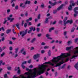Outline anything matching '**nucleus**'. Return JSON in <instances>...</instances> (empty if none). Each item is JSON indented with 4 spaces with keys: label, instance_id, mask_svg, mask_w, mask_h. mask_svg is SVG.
Returning <instances> with one entry per match:
<instances>
[{
    "label": "nucleus",
    "instance_id": "15",
    "mask_svg": "<svg viewBox=\"0 0 78 78\" xmlns=\"http://www.w3.org/2000/svg\"><path fill=\"white\" fill-rule=\"evenodd\" d=\"M78 62H77L76 63L75 66H74V67H75V69H76L77 70H78Z\"/></svg>",
    "mask_w": 78,
    "mask_h": 78
},
{
    "label": "nucleus",
    "instance_id": "27",
    "mask_svg": "<svg viewBox=\"0 0 78 78\" xmlns=\"http://www.w3.org/2000/svg\"><path fill=\"white\" fill-rule=\"evenodd\" d=\"M56 4H57V2H55L54 3H52L51 5L52 6H54L56 5Z\"/></svg>",
    "mask_w": 78,
    "mask_h": 78
},
{
    "label": "nucleus",
    "instance_id": "33",
    "mask_svg": "<svg viewBox=\"0 0 78 78\" xmlns=\"http://www.w3.org/2000/svg\"><path fill=\"white\" fill-rule=\"evenodd\" d=\"M41 8H44V4L42 3V5H41Z\"/></svg>",
    "mask_w": 78,
    "mask_h": 78
},
{
    "label": "nucleus",
    "instance_id": "9",
    "mask_svg": "<svg viewBox=\"0 0 78 78\" xmlns=\"http://www.w3.org/2000/svg\"><path fill=\"white\" fill-rule=\"evenodd\" d=\"M50 18H51V17L50 16L48 18H46L45 19V21H44V23H48V19Z\"/></svg>",
    "mask_w": 78,
    "mask_h": 78
},
{
    "label": "nucleus",
    "instance_id": "16",
    "mask_svg": "<svg viewBox=\"0 0 78 78\" xmlns=\"http://www.w3.org/2000/svg\"><path fill=\"white\" fill-rule=\"evenodd\" d=\"M46 37H47L48 38V39H51V40H52V38L49 37L50 36V35H49V34H46Z\"/></svg>",
    "mask_w": 78,
    "mask_h": 78
},
{
    "label": "nucleus",
    "instance_id": "41",
    "mask_svg": "<svg viewBox=\"0 0 78 78\" xmlns=\"http://www.w3.org/2000/svg\"><path fill=\"white\" fill-rule=\"evenodd\" d=\"M27 64V61H24L22 62V65H23V64Z\"/></svg>",
    "mask_w": 78,
    "mask_h": 78
},
{
    "label": "nucleus",
    "instance_id": "3",
    "mask_svg": "<svg viewBox=\"0 0 78 78\" xmlns=\"http://www.w3.org/2000/svg\"><path fill=\"white\" fill-rule=\"evenodd\" d=\"M71 55L69 53H67L66 55V53H62L60 55L62 59H64L65 58H67L69 56H70Z\"/></svg>",
    "mask_w": 78,
    "mask_h": 78
},
{
    "label": "nucleus",
    "instance_id": "50",
    "mask_svg": "<svg viewBox=\"0 0 78 78\" xmlns=\"http://www.w3.org/2000/svg\"><path fill=\"white\" fill-rule=\"evenodd\" d=\"M78 38H76L75 39V43L77 42V41H78Z\"/></svg>",
    "mask_w": 78,
    "mask_h": 78
},
{
    "label": "nucleus",
    "instance_id": "19",
    "mask_svg": "<svg viewBox=\"0 0 78 78\" xmlns=\"http://www.w3.org/2000/svg\"><path fill=\"white\" fill-rule=\"evenodd\" d=\"M32 20V18L30 17L27 20H26V22H27V23H28L29 22V21H31Z\"/></svg>",
    "mask_w": 78,
    "mask_h": 78
},
{
    "label": "nucleus",
    "instance_id": "57",
    "mask_svg": "<svg viewBox=\"0 0 78 78\" xmlns=\"http://www.w3.org/2000/svg\"><path fill=\"white\" fill-rule=\"evenodd\" d=\"M39 30H40V29L39 28H37V32H39Z\"/></svg>",
    "mask_w": 78,
    "mask_h": 78
},
{
    "label": "nucleus",
    "instance_id": "1",
    "mask_svg": "<svg viewBox=\"0 0 78 78\" xmlns=\"http://www.w3.org/2000/svg\"><path fill=\"white\" fill-rule=\"evenodd\" d=\"M61 59H62L61 56V55L58 56L57 57H54L53 59L52 60V61L54 63H55V64H56L55 67H58V66H60L61 64H62L64 62H60L59 63H58V62H59V61L61 60Z\"/></svg>",
    "mask_w": 78,
    "mask_h": 78
},
{
    "label": "nucleus",
    "instance_id": "35",
    "mask_svg": "<svg viewBox=\"0 0 78 78\" xmlns=\"http://www.w3.org/2000/svg\"><path fill=\"white\" fill-rule=\"evenodd\" d=\"M74 11L75 14H78V11H77L76 10H74Z\"/></svg>",
    "mask_w": 78,
    "mask_h": 78
},
{
    "label": "nucleus",
    "instance_id": "32",
    "mask_svg": "<svg viewBox=\"0 0 78 78\" xmlns=\"http://www.w3.org/2000/svg\"><path fill=\"white\" fill-rule=\"evenodd\" d=\"M44 49H47V48H49V46H45L44 47Z\"/></svg>",
    "mask_w": 78,
    "mask_h": 78
},
{
    "label": "nucleus",
    "instance_id": "49",
    "mask_svg": "<svg viewBox=\"0 0 78 78\" xmlns=\"http://www.w3.org/2000/svg\"><path fill=\"white\" fill-rule=\"evenodd\" d=\"M11 11V10L9 9H7V12L9 13Z\"/></svg>",
    "mask_w": 78,
    "mask_h": 78
},
{
    "label": "nucleus",
    "instance_id": "51",
    "mask_svg": "<svg viewBox=\"0 0 78 78\" xmlns=\"http://www.w3.org/2000/svg\"><path fill=\"white\" fill-rule=\"evenodd\" d=\"M5 53H3L1 55V57H3V56H4V55H5Z\"/></svg>",
    "mask_w": 78,
    "mask_h": 78
},
{
    "label": "nucleus",
    "instance_id": "31",
    "mask_svg": "<svg viewBox=\"0 0 78 78\" xmlns=\"http://www.w3.org/2000/svg\"><path fill=\"white\" fill-rule=\"evenodd\" d=\"M4 76L5 78H8V77L7 76V74H5Z\"/></svg>",
    "mask_w": 78,
    "mask_h": 78
},
{
    "label": "nucleus",
    "instance_id": "8",
    "mask_svg": "<svg viewBox=\"0 0 78 78\" xmlns=\"http://www.w3.org/2000/svg\"><path fill=\"white\" fill-rule=\"evenodd\" d=\"M44 64H50V65H51V66H53L55 65L54 64L51 63L50 61L45 62Z\"/></svg>",
    "mask_w": 78,
    "mask_h": 78
},
{
    "label": "nucleus",
    "instance_id": "4",
    "mask_svg": "<svg viewBox=\"0 0 78 78\" xmlns=\"http://www.w3.org/2000/svg\"><path fill=\"white\" fill-rule=\"evenodd\" d=\"M65 5L64 4H62V5L60 6L59 7H58L57 9L54 10L53 11V14H56L58 11H59L61 9H62V7H63V6H65Z\"/></svg>",
    "mask_w": 78,
    "mask_h": 78
},
{
    "label": "nucleus",
    "instance_id": "20",
    "mask_svg": "<svg viewBox=\"0 0 78 78\" xmlns=\"http://www.w3.org/2000/svg\"><path fill=\"white\" fill-rule=\"evenodd\" d=\"M68 10H69V11L72 10V5H69V6L68 7Z\"/></svg>",
    "mask_w": 78,
    "mask_h": 78
},
{
    "label": "nucleus",
    "instance_id": "44",
    "mask_svg": "<svg viewBox=\"0 0 78 78\" xmlns=\"http://www.w3.org/2000/svg\"><path fill=\"white\" fill-rule=\"evenodd\" d=\"M65 66H66V64H64L62 67H61V69H64V67H65Z\"/></svg>",
    "mask_w": 78,
    "mask_h": 78
},
{
    "label": "nucleus",
    "instance_id": "38",
    "mask_svg": "<svg viewBox=\"0 0 78 78\" xmlns=\"http://www.w3.org/2000/svg\"><path fill=\"white\" fill-rule=\"evenodd\" d=\"M74 31H75V28L73 27V29L71 30V33H73V32H74Z\"/></svg>",
    "mask_w": 78,
    "mask_h": 78
},
{
    "label": "nucleus",
    "instance_id": "21",
    "mask_svg": "<svg viewBox=\"0 0 78 78\" xmlns=\"http://www.w3.org/2000/svg\"><path fill=\"white\" fill-rule=\"evenodd\" d=\"M5 48H6V47L4 46L2 49L1 48V47H0V53L3 51V50H4Z\"/></svg>",
    "mask_w": 78,
    "mask_h": 78
},
{
    "label": "nucleus",
    "instance_id": "6",
    "mask_svg": "<svg viewBox=\"0 0 78 78\" xmlns=\"http://www.w3.org/2000/svg\"><path fill=\"white\" fill-rule=\"evenodd\" d=\"M32 74V75H31L30 76H27V78H36V74H34L33 73Z\"/></svg>",
    "mask_w": 78,
    "mask_h": 78
},
{
    "label": "nucleus",
    "instance_id": "62",
    "mask_svg": "<svg viewBox=\"0 0 78 78\" xmlns=\"http://www.w3.org/2000/svg\"><path fill=\"white\" fill-rule=\"evenodd\" d=\"M4 34L3 33L1 34H0L1 36V37H2V36H4Z\"/></svg>",
    "mask_w": 78,
    "mask_h": 78
},
{
    "label": "nucleus",
    "instance_id": "48",
    "mask_svg": "<svg viewBox=\"0 0 78 78\" xmlns=\"http://www.w3.org/2000/svg\"><path fill=\"white\" fill-rule=\"evenodd\" d=\"M41 36H42V34H37V35L38 37H41Z\"/></svg>",
    "mask_w": 78,
    "mask_h": 78
},
{
    "label": "nucleus",
    "instance_id": "53",
    "mask_svg": "<svg viewBox=\"0 0 78 78\" xmlns=\"http://www.w3.org/2000/svg\"><path fill=\"white\" fill-rule=\"evenodd\" d=\"M58 23L60 24H62V20H59Z\"/></svg>",
    "mask_w": 78,
    "mask_h": 78
},
{
    "label": "nucleus",
    "instance_id": "34",
    "mask_svg": "<svg viewBox=\"0 0 78 78\" xmlns=\"http://www.w3.org/2000/svg\"><path fill=\"white\" fill-rule=\"evenodd\" d=\"M29 29H30V31H32L33 30V27H30L29 28Z\"/></svg>",
    "mask_w": 78,
    "mask_h": 78
},
{
    "label": "nucleus",
    "instance_id": "30",
    "mask_svg": "<svg viewBox=\"0 0 78 78\" xmlns=\"http://www.w3.org/2000/svg\"><path fill=\"white\" fill-rule=\"evenodd\" d=\"M19 50V48H16L15 49V53H17V51H18V50Z\"/></svg>",
    "mask_w": 78,
    "mask_h": 78
},
{
    "label": "nucleus",
    "instance_id": "47",
    "mask_svg": "<svg viewBox=\"0 0 78 78\" xmlns=\"http://www.w3.org/2000/svg\"><path fill=\"white\" fill-rule=\"evenodd\" d=\"M5 37H3L1 39V41H2V42H3V41H5Z\"/></svg>",
    "mask_w": 78,
    "mask_h": 78
},
{
    "label": "nucleus",
    "instance_id": "59",
    "mask_svg": "<svg viewBox=\"0 0 78 78\" xmlns=\"http://www.w3.org/2000/svg\"><path fill=\"white\" fill-rule=\"evenodd\" d=\"M29 24H28V26H30L31 25L32 23H31V22H29Z\"/></svg>",
    "mask_w": 78,
    "mask_h": 78
},
{
    "label": "nucleus",
    "instance_id": "56",
    "mask_svg": "<svg viewBox=\"0 0 78 78\" xmlns=\"http://www.w3.org/2000/svg\"><path fill=\"white\" fill-rule=\"evenodd\" d=\"M9 50L10 51L12 50V47H10L9 48Z\"/></svg>",
    "mask_w": 78,
    "mask_h": 78
},
{
    "label": "nucleus",
    "instance_id": "42",
    "mask_svg": "<svg viewBox=\"0 0 78 78\" xmlns=\"http://www.w3.org/2000/svg\"><path fill=\"white\" fill-rule=\"evenodd\" d=\"M24 51V48H23L22 49H21L20 50V53H22L23 51Z\"/></svg>",
    "mask_w": 78,
    "mask_h": 78
},
{
    "label": "nucleus",
    "instance_id": "52",
    "mask_svg": "<svg viewBox=\"0 0 78 78\" xmlns=\"http://www.w3.org/2000/svg\"><path fill=\"white\" fill-rule=\"evenodd\" d=\"M40 17H41V15L39 14L37 16L38 19H40Z\"/></svg>",
    "mask_w": 78,
    "mask_h": 78
},
{
    "label": "nucleus",
    "instance_id": "46",
    "mask_svg": "<svg viewBox=\"0 0 78 78\" xmlns=\"http://www.w3.org/2000/svg\"><path fill=\"white\" fill-rule=\"evenodd\" d=\"M73 2H74V1H73V0H70V4L73 3Z\"/></svg>",
    "mask_w": 78,
    "mask_h": 78
},
{
    "label": "nucleus",
    "instance_id": "17",
    "mask_svg": "<svg viewBox=\"0 0 78 78\" xmlns=\"http://www.w3.org/2000/svg\"><path fill=\"white\" fill-rule=\"evenodd\" d=\"M11 29H8L6 31V34H9V33H11Z\"/></svg>",
    "mask_w": 78,
    "mask_h": 78
},
{
    "label": "nucleus",
    "instance_id": "29",
    "mask_svg": "<svg viewBox=\"0 0 78 78\" xmlns=\"http://www.w3.org/2000/svg\"><path fill=\"white\" fill-rule=\"evenodd\" d=\"M78 56L77 55H73L72 58H71V59H73V58H76V57H77Z\"/></svg>",
    "mask_w": 78,
    "mask_h": 78
},
{
    "label": "nucleus",
    "instance_id": "63",
    "mask_svg": "<svg viewBox=\"0 0 78 78\" xmlns=\"http://www.w3.org/2000/svg\"><path fill=\"white\" fill-rule=\"evenodd\" d=\"M29 68H33V65H31L29 66Z\"/></svg>",
    "mask_w": 78,
    "mask_h": 78
},
{
    "label": "nucleus",
    "instance_id": "28",
    "mask_svg": "<svg viewBox=\"0 0 78 78\" xmlns=\"http://www.w3.org/2000/svg\"><path fill=\"white\" fill-rule=\"evenodd\" d=\"M48 55L49 56H51V51L49 50L48 52Z\"/></svg>",
    "mask_w": 78,
    "mask_h": 78
},
{
    "label": "nucleus",
    "instance_id": "40",
    "mask_svg": "<svg viewBox=\"0 0 78 78\" xmlns=\"http://www.w3.org/2000/svg\"><path fill=\"white\" fill-rule=\"evenodd\" d=\"M24 27L25 28H26L27 27V23H25L24 24Z\"/></svg>",
    "mask_w": 78,
    "mask_h": 78
},
{
    "label": "nucleus",
    "instance_id": "12",
    "mask_svg": "<svg viewBox=\"0 0 78 78\" xmlns=\"http://www.w3.org/2000/svg\"><path fill=\"white\" fill-rule=\"evenodd\" d=\"M16 26L17 28H18V30H20V24L19 23H17L16 24Z\"/></svg>",
    "mask_w": 78,
    "mask_h": 78
},
{
    "label": "nucleus",
    "instance_id": "23",
    "mask_svg": "<svg viewBox=\"0 0 78 78\" xmlns=\"http://www.w3.org/2000/svg\"><path fill=\"white\" fill-rule=\"evenodd\" d=\"M17 69H18V72H17L18 73V74H20V68L19 67H18Z\"/></svg>",
    "mask_w": 78,
    "mask_h": 78
},
{
    "label": "nucleus",
    "instance_id": "2",
    "mask_svg": "<svg viewBox=\"0 0 78 78\" xmlns=\"http://www.w3.org/2000/svg\"><path fill=\"white\" fill-rule=\"evenodd\" d=\"M48 66L47 65H41V67H39L38 73L40 74L43 73L45 72V68Z\"/></svg>",
    "mask_w": 78,
    "mask_h": 78
},
{
    "label": "nucleus",
    "instance_id": "37",
    "mask_svg": "<svg viewBox=\"0 0 78 78\" xmlns=\"http://www.w3.org/2000/svg\"><path fill=\"white\" fill-rule=\"evenodd\" d=\"M26 70L27 71H29V72H31V70L30 69L28 68H27L26 69Z\"/></svg>",
    "mask_w": 78,
    "mask_h": 78
},
{
    "label": "nucleus",
    "instance_id": "36",
    "mask_svg": "<svg viewBox=\"0 0 78 78\" xmlns=\"http://www.w3.org/2000/svg\"><path fill=\"white\" fill-rule=\"evenodd\" d=\"M78 10V7H76L74 8V11H76Z\"/></svg>",
    "mask_w": 78,
    "mask_h": 78
},
{
    "label": "nucleus",
    "instance_id": "14",
    "mask_svg": "<svg viewBox=\"0 0 78 78\" xmlns=\"http://www.w3.org/2000/svg\"><path fill=\"white\" fill-rule=\"evenodd\" d=\"M31 3V1H30L26 0L25 3V5H30Z\"/></svg>",
    "mask_w": 78,
    "mask_h": 78
},
{
    "label": "nucleus",
    "instance_id": "22",
    "mask_svg": "<svg viewBox=\"0 0 78 78\" xmlns=\"http://www.w3.org/2000/svg\"><path fill=\"white\" fill-rule=\"evenodd\" d=\"M36 69H37V68H34L33 69L34 72H33V73L34 74H36Z\"/></svg>",
    "mask_w": 78,
    "mask_h": 78
},
{
    "label": "nucleus",
    "instance_id": "13",
    "mask_svg": "<svg viewBox=\"0 0 78 78\" xmlns=\"http://www.w3.org/2000/svg\"><path fill=\"white\" fill-rule=\"evenodd\" d=\"M75 48V49H76L77 48H78V50H76V51H75L74 52V54L76 55V53H77V54H78V47H76Z\"/></svg>",
    "mask_w": 78,
    "mask_h": 78
},
{
    "label": "nucleus",
    "instance_id": "58",
    "mask_svg": "<svg viewBox=\"0 0 78 78\" xmlns=\"http://www.w3.org/2000/svg\"><path fill=\"white\" fill-rule=\"evenodd\" d=\"M23 23H24V20L22 21V23H21L22 26H23Z\"/></svg>",
    "mask_w": 78,
    "mask_h": 78
},
{
    "label": "nucleus",
    "instance_id": "55",
    "mask_svg": "<svg viewBox=\"0 0 78 78\" xmlns=\"http://www.w3.org/2000/svg\"><path fill=\"white\" fill-rule=\"evenodd\" d=\"M55 77H56L57 76H58V73L57 72H55Z\"/></svg>",
    "mask_w": 78,
    "mask_h": 78
},
{
    "label": "nucleus",
    "instance_id": "43",
    "mask_svg": "<svg viewBox=\"0 0 78 78\" xmlns=\"http://www.w3.org/2000/svg\"><path fill=\"white\" fill-rule=\"evenodd\" d=\"M18 8L19 6H18V5H16V6H15V9H16V10H17V9H18Z\"/></svg>",
    "mask_w": 78,
    "mask_h": 78
},
{
    "label": "nucleus",
    "instance_id": "18",
    "mask_svg": "<svg viewBox=\"0 0 78 78\" xmlns=\"http://www.w3.org/2000/svg\"><path fill=\"white\" fill-rule=\"evenodd\" d=\"M72 47H73V46L67 47L66 48V50L67 51H69V50H70L71 48H72Z\"/></svg>",
    "mask_w": 78,
    "mask_h": 78
},
{
    "label": "nucleus",
    "instance_id": "54",
    "mask_svg": "<svg viewBox=\"0 0 78 78\" xmlns=\"http://www.w3.org/2000/svg\"><path fill=\"white\" fill-rule=\"evenodd\" d=\"M56 20L54 21V22L53 23L52 25H55L56 24Z\"/></svg>",
    "mask_w": 78,
    "mask_h": 78
},
{
    "label": "nucleus",
    "instance_id": "11",
    "mask_svg": "<svg viewBox=\"0 0 78 78\" xmlns=\"http://www.w3.org/2000/svg\"><path fill=\"white\" fill-rule=\"evenodd\" d=\"M8 20H10V22H11L14 20V18H9V17H8L7 18Z\"/></svg>",
    "mask_w": 78,
    "mask_h": 78
},
{
    "label": "nucleus",
    "instance_id": "25",
    "mask_svg": "<svg viewBox=\"0 0 78 78\" xmlns=\"http://www.w3.org/2000/svg\"><path fill=\"white\" fill-rule=\"evenodd\" d=\"M24 75H28L27 76H30V73H29V72H27L25 73Z\"/></svg>",
    "mask_w": 78,
    "mask_h": 78
},
{
    "label": "nucleus",
    "instance_id": "24",
    "mask_svg": "<svg viewBox=\"0 0 78 78\" xmlns=\"http://www.w3.org/2000/svg\"><path fill=\"white\" fill-rule=\"evenodd\" d=\"M54 29H55V28L54 27L51 28L49 30V32H51L52 30H53Z\"/></svg>",
    "mask_w": 78,
    "mask_h": 78
},
{
    "label": "nucleus",
    "instance_id": "64",
    "mask_svg": "<svg viewBox=\"0 0 78 78\" xmlns=\"http://www.w3.org/2000/svg\"><path fill=\"white\" fill-rule=\"evenodd\" d=\"M64 36H65L67 34V32L66 31H65L64 33Z\"/></svg>",
    "mask_w": 78,
    "mask_h": 78
},
{
    "label": "nucleus",
    "instance_id": "60",
    "mask_svg": "<svg viewBox=\"0 0 78 78\" xmlns=\"http://www.w3.org/2000/svg\"><path fill=\"white\" fill-rule=\"evenodd\" d=\"M22 67L23 68V69H25V66H23V65H22Z\"/></svg>",
    "mask_w": 78,
    "mask_h": 78
},
{
    "label": "nucleus",
    "instance_id": "26",
    "mask_svg": "<svg viewBox=\"0 0 78 78\" xmlns=\"http://www.w3.org/2000/svg\"><path fill=\"white\" fill-rule=\"evenodd\" d=\"M36 40V38H34L31 41V43H33V42H34V41H35Z\"/></svg>",
    "mask_w": 78,
    "mask_h": 78
},
{
    "label": "nucleus",
    "instance_id": "5",
    "mask_svg": "<svg viewBox=\"0 0 78 78\" xmlns=\"http://www.w3.org/2000/svg\"><path fill=\"white\" fill-rule=\"evenodd\" d=\"M27 31H28V29H26L25 30V31H22L20 32V34L21 35L22 37H23L25 35H26L27 33Z\"/></svg>",
    "mask_w": 78,
    "mask_h": 78
},
{
    "label": "nucleus",
    "instance_id": "10",
    "mask_svg": "<svg viewBox=\"0 0 78 78\" xmlns=\"http://www.w3.org/2000/svg\"><path fill=\"white\" fill-rule=\"evenodd\" d=\"M73 23V20H67L66 21V23H70V24H72Z\"/></svg>",
    "mask_w": 78,
    "mask_h": 78
},
{
    "label": "nucleus",
    "instance_id": "7",
    "mask_svg": "<svg viewBox=\"0 0 78 78\" xmlns=\"http://www.w3.org/2000/svg\"><path fill=\"white\" fill-rule=\"evenodd\" d=\"M39 56H40V55L39 54H37L36 55H34L33 58L34 59H36L38 58Z\"/></svg>",
    "mask_w": 78,
    "mask_h": 78
},
{
    "label": "nucleus",
    "instance_id": "39",
    "mask_svg": "<svg viewBox=\"0 0 78 78\" xmlns=\"http://www.w3.org/2000/svg\"><path fill=\"white\" fill-rule=\"evenodd\" d=\"M41 45H45V43L44 42H42L41 44Z\"/></svg>",
    "mask_w": 78,
    "mask_h": 78
},
{
    "label": "nucleus",
    "instance_id": "61",
    "mask_svg": "<svg viewBox=\"0 0 78 78\" xmlns=\"http://www.w3.org/2000/svg\"><path fill=\"white\" fill-rule=\"evenodd\" d=\"M23 55H26V52L25 51H24L23 53H22Z\"/></svg>",
    "mask_w": 78,
    "mask_h": 78
},
{
    "label": "nucleus",
    "instance_id": "45",
    "mask_svg": "<svg viewBox=\"0 0 78 78\" xmlns=\"http://www.w3.org/2000/svg\"><path fill=\"white\" fill-rule=\"evenodd\" d=\"M9 44H10L11 45H12V42L11 41H9Z\"/></svg>",
    "mask_w": 78,
    "mask_h": 78
}]
</instances>
